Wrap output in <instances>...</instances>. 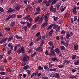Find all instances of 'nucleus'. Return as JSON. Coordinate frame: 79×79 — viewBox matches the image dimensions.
<instances>
[{
	"mask_svg": "<svg viewBox=\"0 0 79 79\" xmlns=\"http://www.w3.org/2000/svg\"><path fill=\"white\" fill-rule=\"evenodd\" d=\"M13 11H15V9H13L12 8H10L8 9L7 11V13H12V12H13Z\"/></svg>",
	"mask_w": 79,
	"mask_h": 79,
	"instance_id": "nucleus-8",
	"label": "nucleus"
},
{
	"mask_svg": "<svg viewBox=\"0 0 79 79\" xmlns=\"http://www.w3.org/2000/svg\"><path fill=\"white\" fill-rule=\"evenodd\" d=\"M48 44L49 45L52 46V45H53V43L52 41H50L48 43Z\"/></svg>",
	"mask_w": 79,
	"mask_h": 79,
	"instance_id": "nucleus-41",
	"label": "nucleus"
},
{
	"mask_svg": "<svg viewBox=\"0 0 79 79\" xmlns=\"http://www.w3.org/2000/svg\"><path fill=\"white\" fill-rule=\"evenodd\" d=\"M76 58V55H74L72 57V60H74Z\"/></svg>",
	"mask_w": 79,
	"mask_h": 79,
	"instance_id": "nucleus-64",
	"label": "nucleus"
},
{
	"mask_svg": "<svg viewBox=\"0 0 79 79\" xmlns=\"http://www.w3.org/2000/svg\"><path fill=\"white\" fill-rule=\"evenodd\" d=\"M16 16V15L15 14H12V19H13V18H15V17Z\"/></svg>",
	"mask_w": 79,
	"mask_h": 79,
	"instance_id": "nucleus-49",
	"label": "nucleus"
},
{
	"mask_svg": "<svg viewBox=\"0 0 79 79\" xmlns=\"http://www.w3.org/2000/svg\"><path fill=\"white\" fill-rule=\"evenodd\" d=\"M52 61H56L57 62H59L60 61V60H59L56 57H54L52 59Z\"/></svg>",
	"mask_w": 79,
	"mask_h": 79,
	"instance_id": "nucleus-13",
	"label": "nucleus"
},
{
	"mask_svg": "<svg viewBox=\"0 0 79 79\" xmlns=\"http://www.w3.org/2000/svg\"><path fill=\"white\" fill-rule=\"evenodd\" d=\"M23 16V15H17V18H21Z\"/></svg>",
	"mask_w": 79,
	"mask_h": 79,
	"instance_id": "nucleus-44",
	"label": "nucleus"
},
{
	"mask_svg": "<svg viewBox=\"0 0 79 79\" xmlns=\"http://www.w3.org/2000/svg\"><path fill=\"white\" fill-rule=\"evenodd\" d=\"M49 77H55V73L52 74L51 73L49 76Z\"/></svg>",
	"mask_w": 79,
	"mask_h": 79,
	"instance_id": "nucleus-38",
	"label": "nucleus"
},
{
	"mask_svg": "<svg viewBox=\"0 0 79 79\" xmlns=\"http://www.w3.org/2000/svg\"><path fill=\"white\" fill-rule=\"evenodd\" d=\"M29 17H30V15H27L25 18V19H28L29 18Z\"/></svg>",
	"mask_w": 79,
	"mask_h": 79,
	"instance_id": "nucleus-50",
	"label": "nucleus"
},
{
	"mask_svg": "<svg viewBox=\"0 0 79 79\" xmlns=\"http://www.w3.org/2000/svg\"><path fill=\"white\" fill-rule=\"evenodd\" d=\"M35 54H36V52H35L34 53L31 55V57H33V56H34L35 55Z\"/></svg>",
	"mask_w": 79,
	"mask_h": 79,
	"instance_id": "nucleus-59",
	"label": "nucleus"
},
{
	"mask_svg": "<svg viewBox=\"0 0 79 79\" xmlns=\"http://www.w3.org/2000/svg\"><path fill=\"white\" fill-rule=\"evenodd\" d=\"M12 45H13V44L12 43H10L8 45V47H11V46H12Z\"/></svg>",
	"mask_w": 79,
	"mask_h": 79,
	"instance_id": "nucleus-51",
	"label": "nucleus"
},
{
	"mask_svg": "<svg viewBox=\"0 0 79 79\" xmlns=\"http://www.w3.org/2000/svg\"><path fill=\"white\" fill-rule=\"evenodd\" d=\"M58 67L59 68H64V65H58Z\"/></svg>",
	"mask_w": 79,
	"mask_h": 79,
	"instance_id": "nucleus-39",
	"label": "nucleus"
},
{
	"mask_svg": "<svg viewBox=\"0 0 79 79\" xmlns=\"http://www.w3.org/2000/svg\"><path fill=\"white\" fill-rule=\"evenodd\" d=\"M6 40H7V38H6V39L3 38L2 40L0 41V44H3V42L6 41Z\"/></svg>",
	"mask_w": 79,
	"mask_h": 79,
	"instance_id": "nucleus-11",
	"label": "nucleus"
},
{
	"mask_svg": "<svg viewBox=\"0 0 79 79\" xmlns=\"http://www.w3.org/2000/svg\"><path fill=\"white\" fill-rule=\"evenodd\" d=\"M35 76H37V74H38V71H36L35 73Z\"/></svg>",
	"mask_w": 79,
	"mask_h": 79,
	"instance_id": "nucleus-62",
	"label": "nucleus"
},
{
	"mask_svg": "<svg viewBox=\"0 0 79 79\" xmlns=\"http://www.w3.org/2000/svg\"><path fill=\"white\" fill-rule=\"evenodd\" d=\"M56 69H51L50 71H56Z\"/></svg>",
	"mask_w": 79,
	"mask_h": 79,
	"instance_id": "nucleus-48",
	"label": "nucleus"
},
{
	"mask_svg": "<svg viewBox=\"0 0 79 79\" xmlns=\"http://www.w3.org/2000/svg\"><path fill=\"white\" fill-rule=\"evenodd\" d=\"M40 19V17L39 16H37L35 19V22H37Z\"/></svg>",
	"mask_w": 79,
	"mask_h": 79,
	"instance_id": "nucleus-14",
	"label": "nucleus"
},
{
	"mask_svg": "<svg viewBox=\"0 0 79 79\" xmlns=\"http://www.w3.org/2000/svg\"><path fill=\"white\" fill-rule=\"evenodd\" d=\"M60 48L61 50H65V47H64V46H60Z\"/></svg>",
	"mask_w": 79,
	"mask_h": 79,
	"instance_id": "nucleus-34",
	"label": "nucleus"
},
{
	"mask_svg": "<svg viewBox=\"0 0 79 79\" xmlns=\"http://www.w3.org/2000/svg\"><path fill=\"white\" fill-rule=\"evenodd\" d=\"M40 10V7L38 6L36 9V11H39Z\"/></svg>",
	"mask_w": 79,
	"mask_h": 79,
	"instance_id": "nucleus-32",
	"label": "nucleus"
},
{
	"mask_svg": "<svg viewBox=\"0 0 79 79\" xmlns=\"http://www.w3.org/2000/svg\"><path fill=\"white\" fill-rule=\"evenodd\" d=\"M15 37L17 39H23V38H22V36H19L18 35H16L15 36Z\"/></svg>",
	"mask_w": 79,
	"mask_h": 79,
	"instance_id": "nucleus-17",
	"label": "nucleus"
},
{
	"mask_svg": "<svg viewBox=\"0 0 79 79\" xmlns=\"http://www.w3.org/2000/svg\"><path fill=\"white\" fill-rule=\"evenodd\" d=\"M49 67L50 68H52L53 66H54V65L55 64H53V63H52V62H50L49 63Z\"/></svg>",
	"mask_w": 79,
	"mask_h": 79,
	"instance_id": "nucleus-12",
	"label": "nucleus"
},
{
	"mask_svg": "<svg viewBox=\"0 0 79 79\" xmlns=\"http://www.w3.org/2000/svg\"><path fill=\"white\" fill-rule=\"evenodd\" d=\"M13 36H10L7 40L8 42H10V41H11L12 39H13Z\"/></svg>",
	"mask_w": 79,
	"mask_h": 79,
	"instance_id": "nucleus-28",
	"label": "nucleus"
},
{
	"mask_svg": "<svg viewBox=\"0 0 79 79\" xmlns=\"http://www.w3.org/2000/svg\"><path fill=\"white\" fill-rule=\"evenodd\" d=\"M28 60H29V57L27 55L24 56L21 59L22 61L23 62L28 61Z\"/></svg>",
	"mask_w": 79,
	"mask_h": 79,
	"instance_id": "nucleus-1",
	"label": "nucleus"
},
{
	"mask_svg": "<svg viewBox=\"0 0 79 79\" xmlns=\"http://www.w3.org/2000/svg\"><path fill=\"white\" fill-rule=\"evenodd\" d=\"M27 2H28V3L29 2V0H25V1H24V3H25V4H26V5L27 4Z\"/></svg>",
	"mask_w": 79,
	"mask_h": 79,
	"instance_id": "nucleus-47",
	"label": "nucleus"
},
{
	"mask_svg": "<svg viewBox=\"0 0 79 79\" xmlns=\"http://www.w3.org/2000/svg\"><path fill=\"white\" fill-rule=\"evenodd\" d=\"M53 25L54 26L53 29H56V28H57L58 26V25L56 24H55V23H54Z\"/></svg>",
	"mask_w": 79,
	"mask_h": 79,
	"instance_id": "nucleus-29",
	"label": "nucleus"
},
{
	"mask_svg": "<svg viewBox=\"0 0 79 79\" xmlns=\"http://www.w3.org/2000/svg\"><path fill=\"white\" fill-rule=\"evenodd\" d=\"M44 41L42 40L41 42V44H40V45L41 46H42V45H44Z\"/></svg>",
	"mask_w": 79,
	"mask_h": 79,
	"instance_id": "nucleus-52",
	"label": "nucleus"
},
{
	"mask_svg": "<svg viewBox=\"0 0 79 79\" xmlns=\"http://www.w3.org/2000/svg\"><path fill=\"white\" fill-rule=\"evenodd\" d=\"M42 47H39L35 49V50L37 52H38V51H39L40 52H42Z\"/></svg>",
	"mask_w": 79,
	"mask_h": 79,
	"instance_id": "nucleus-10",
	"label": "nucleus"
},
{
	"mask_svg": "<svg viewBox=\"0 0 79 79\" xmlns=\"http://www.w3.org/2000/svg\"><path fill=\"white\" fill-rule=\"evenodd\" d=\"M44 69H45V70H46V71H48V69H49V68H48V67L47 66H44Z\"/></svg>",
	"mask_w": 79,
	"mask_h": 79,
	"instance_id": "nucleus-31",
	"label": "nucleus"
},
{
	"mask_svg": "<svg viewBox=\"0 0 79 79\" xmlns=\"http://www.w3.org/2000/svg\"><path fill=\"white\" fill-rule=\"evenodd\" d=\"M15 24V22H13L11 23L10 25V27H13Z\"/></svg>",
	"mask_w": 79,
	"mask_h": 79,
	"instance_id": "nucleus-18",
	"label": "nucleus"
},
{
	"mask_svg": "<svg viewBox=\"0 0 79 79\" xmlns=\"http://www.w3.org/2000/svg\"><path fill=\"white\" fill-rule=\"evenodd\" d=\"M44 21V18L42 17H41L40 19L39 20V23H41L42 21Z\"/></svg>",
	"mask_w": 79,
	"mask_h": 79,
	"instance_id": "nucleus-26",
	"label": "nucleus"
},
{
	"mask_svg": "<svg viewBox=\"0 0 79 79\" xmlns=\"http://www.w3.org/2000/svg\"><path fill=\"white\" fill-rule=\"evenodd\" d=\"M52 26H53V24H51V25H50L48 28V30L49 29H51Z\"/></svg>",
	"mask_w": 79,
	"mask_h": 79,
	"instance_id": "nucleus-30",
	"label": "nucleus"
},
{
	"mask_svg": "<svg viewBox=\"0 0 79 79\" xmlns=\"http://www.w3.org/2000/svg\"><path fill=\"white\" fill-rule=\"evenodd\" d=\"M66 7H64L63 6H61L60 7V10H61V12H63V11H64V10H66Z\"/></svg>",
	"mask_w": 79,
	"mask_h": 79,
	"instance_id": "nucleus-7",
	"label": "nucleus"
},
{
	"mask_svg": "<svg viewBox=\"0 0 79 79\" xmlns=\"http://www.w3.org/2000/svg\"><path fill=\"white\" fill-rule=\"evenodd\" d=\"M64 63H66V64H69V61L68 60H65L64 61Z\"/></svg>",
	"mask_w": 79,
	"mask_h": 79,
	"instance_id": "nucleus-35",
	"label": "nucleus"
},
{
	"mask_svg": "<svg viewBox=\"0 0 79 79\" xmlns=\"http://www.w3.org/2000/svg\"><path fill=\"white\" fill-rule=\"evenodd\" d=\"M43 70V67H41V66H39L37 69L38 71H40V70Z\"/></svg>",
	"mask_w": 79,
	"mask_h": 79,
	"instance_id": "nucleus-24",
	"label": "nucleus"
},
{
	"mask_svg": "<svg viewBox=\"0 0 79 79\" xmlns=\"http://www.w3.org/2000/svg\"><path fill=\"white\" fill-rule=\"evenodd\" d=\"M77 16H75L74 17V21L75 22V21H77Z\"/></svg>",
	"mask_w": 79,
	"mask_h": 79,
	"instance_id": "nucleus-36",
	"label": "nucleus"
},
{
	"mask_svg": "<svg viewBox=\"0 0 79 79\" xmlns=\"http://www.w3.org/2000/svg\"><path fill=\"white\" fill-rule=\"evenodd\" d=\"M56 6L57 7V10H59V8H60V5H59V4H57L56 5Z\"/></svg>",
	"mask_w": 79,
	"mask_h": 79,
	"instance_id": "nucleus-43",
	"label": "nucleus"
},
{
	"mask_svg": "<svg viewBox=\"0 0 79 79\" xmlns=\"http://www.w3.org/2000/svg\"><path fill=\"white\" fill-rule=\"evenodd\" d=\"M40 39H41V36H40L38 38L35 40V42H37V41H39Z\"/></svg>",
	"mask_w": 79,
	"mask_h": 79,
	"instance_id": "nucleus-45",
	"label": "nucleus"
},
{
	"mask_svg": "<svg viewBox=\"0 0 79 79\" xmlns=\"http://www.w3.org/2000/svg\"><path fill=\"white\" fill-rule=\"evenodd\" d=\"M55 52L56 53V54L58 55L61 54V51H60V49L58 48H56L55 50Z\"/></svg>",
	"mask_w": 79,
	"mask_h": 79,
	"instance_id": "nucleus-4",
	"label": "nucleus"
},
{
	"mask_svg": "<svg viewBox=\"0 0 79 79\" xmlns=\"http://www.w3.org/2000/svg\"><path fill=\"white\" fill-rule=\"evenodd\" d=\"M36 27H37V24H35L34 25L31 27V29L32 30H34V29L36 28Z\"/></svg>",
	"mask_w": 79,
	"mask_h": 79,
	"instance_id": "nucleus-20",
	"label": "nucleus"
},
{
	"mask_svg": "<svg viewBox=\"0 0 79 79\" xmlns=\"http://www.w3.org/2000/svg\"><path fill=\"white\" fill-rule=\"evenodd\" d=\"M61 44L62 45H65V43H64V41H62L61 42Z\"/></svg>",
	"mask_w": 79,
	"mask_h": 79,
	"instance_id": "nucleus-58",
	"label": "nucleus"
},
{
	"mask_svg": "<svg viewBox=\"0 0 79 79\" xmlns=\"http://www.w3.org/2000/svg\"><path fill=\"white\" fill-rule=\"evenodd\" d=\"M48 77H42V79H48Z\"/></svg>",
	"mask_w": 79,
	"mask_h": 79,
	"instance_id": "nucleus-57",
	"label": "nucleus"
},
{
	"mask_svg": "<svg viewBox=\"0 0 79 79\" xmlns=\"http://www.w3.org/2000/svg\"><path fill=\"white\" fill-rule=\"evenodd\" d=\"M60 29H61V27L60 26H59L56 29V32H59L60 31Z\"/></svg>",
	"mask_w": 79,
	"mask_h": 79,
	"instance_id": "nucleus-33",
	"label": "nucleus"
},
{
	"mask_svg": "<svg viewBox=\"0 0 79 79\" xmlns=\"http://www.w3.org/2000/svg\"><path fill=\"white\" fill-rule=\"evenodd\" d=\"M50 10L51 11H52L53 13H55L56 10L55 8H53V6H51L50 9Z\"/></svg>",
	"mask_w": 79,
	"mask_h": 79,
	"instance_id": "nucleus-6",
	"label": "nucleus"
},
{
	"mask_svg": "<svg viewBox=\"0 0 79 79\" xmlns=\"http://www.w3.org/2000/svg\"><path fill=\"white\" fill-rule=\"evenodd\" d=\"M73 36V33L71 32H70V33H69V32H67L66 33V39H69L70 37Z\"/></svg>",
	"mask_w": 79,
	"mask_h": 79,
	"instance_id": "nucleus-3",
	"label": "nucleus"
},
{
	"mask_svg": "<svg viewBox=\"0 0 79 79\" xmlns=\"http://www.w3.org/2000/svg\"><path fill=\"white\" fill-rule=\"evenodd\" d=\"M0 11L1 12H3L4 11V10L3 9L2 7H0Z\"/></svg>",
	"mask_w": 79,
	"mask_h": 79,
	"instance_id": "nucleus-54",
	"label": "nucleus"
},
{
	"mask_svg": "<svg viewBox=\"0 0 79 79\" xmlns=\"http://www.w3.org/2000/svg\"><path fill=\"white\" fill-rule=\"evenodd\" d=\"M58 1V0H54L53 1L52 3L51 4V5H53L55 4L57 2V1Z\"/></svg>",
	"mask_w": 79,
	"mask_h": 79,
	"instance_id": "nucleus-16",
	"label": "nucleus"
},
{
	"mask_svg": "<svg viewBox=\"0 0 79 79\" xmlns=\"http://www.w3.org/2000/svg\"><path fill=\"white\" fill-rule=\"evenodd\" d=\"M59 59H60V60H61L63 58V56L62 55L60 54L59 56Z\"/></svg>",
	"mask_w": 79,
	"mask_h": 79,
	"instance_id": "nucleus-40",
	"label": "nucleus"
},
{
	"mask_svg": "<svg viewBox=\"0 0 79 79\" xmlns=\"http://www.w3.org/2000/svg\"><path fill=\"white\" fill-rule=\"evenodd\" d=\"M55 77L56 78H57V79L60 78V75H59V74L57 73H55Z\"/></svg>",
	"mask_w": 79,
	"mask_h": 79,
	"instance_id": "nucleus-15",
	"label": "nucleus"
},
{
	"mask_svg": "<svg viewBox=\"0 0 79 79\" xmlns=\"http://www.w3.org/2000/svg\"><path fill=\"white\" fill-rule=\"evenodd\" d=\"M28 67H29V65H27L24 67H23V69H25V70H26V69H27V68Z\"/></svg>",
	"mask_w": 79,
	"mask_h": 79,
	"instance_id": "nucleus-25",
	"label": "nucleus"
},
{
	"mask_svg": "<svg viewBox=\"0 0 79 79\" xmlns=\"http://www.w3.org/2000/svg\"><path fill=\"white\" fill-rule=\"evenodd\" d=\"M41 10H43V11H46V9H45V8L44 7H42Z\"/></svg>",
	"mask_w": 79,
	"mask_h": 79,
	"instance_id": "nucleus-56",
	"label": "nucleus"
},
{
	"mask_svg": "<svg viewBox=\"0 0 79 79\" xmlns=\"http://www.w3.org/2000/svg\"><path fill=\"white\" fill-rule=\"evenodd\" d=\"M23 28L25 31H27V27L25 26Z\"/></svg>",
	"mask_w": 79,
	"mask_h": 79,
	"instance_id": "nucleus-63",
	"label": "nucleus"
},
{
	"mask_svg": "<svg viewBox=\"0 0 79 79\" xmlns=\"http://www.w3.org/2000/svg\"><path fill=\"white\" fill-rule=\"evenodd\" d=\"M33 44H34V42H31L29 44L30 46H32V45H33Z\"/></svg>",
	"mask_w": 79,
	"mask_h": 79,
	"instance_id": "nucleus-61",
	"label": "nucleus"
},
{
	"mask_svg": "<svg viewBox=\"0 0 79 79\" xmlns=\"http://www.w3.org/2000/svg\"><path fill=\"white\" fill-rule=\"evenodd\" d=\"M31 73V70H27V73L28 74V75H29V74H30V73Z\"/></svg>",
	"mask_w": 79,
	"mask_h": 79,
	"instance_id": "nucleus-55",
	"label": "nucleus"
},
{
	"mask_svg": "<svg viewBox=\"0 0 79 79\" xmlns=\"http://www.w3.org/2000/svg\"><path fill=\"white\" fill-rule=\"evenodd\" d=\"M27 27L30 28V27H31V23H29L27 22Z\"/></svg>",
	"mask_w": 79,
	"mask_h": 79,
	"instance_id": "nucleus-19",
	"label": "nucleus"
},
{
	"mask_svg": "<svg viewBox=\"0 0 79 79\" xmlns=\"http://www.w3.org/2000/svg\"><path fill=\"white\" fill-rule=\"evenodd\" d=\"M77 47H78V45H75L74 46V49L75 50H77Z\"/></svg>",
	"mask_w": 79,
	"mask_h": 79,
	"instance_id": "nucleus-23",
	"label": "nucleus"
},
{
	"mask_svg": "<svg viewBox=\"0 0 79 79\" xmlns=\"http://www.w3.org/2000/svg\"><path fill=\"white\" fill-rule=\"evenodd\" d=\"M27 8L29 10H31L32 9V6H27Z\"/></svg>",
	"mask_w": 79,
	"mask_h": 79,
	"instance_id": "nucleus-42",
	"label": "nucleus"
},
{
	"mask_svg": "<svg viewBox=\"0 0 79 79\" xmlns=\"http://www.w3.org/2000/svg\"><path fill=\"white\" fill-rule=\"evenodd\" d=\"M17 53L20 54L21 52H22V53H24V48L23 46H22L21 49L20 48H19L17 50Z\"/></svg>",
	"mask_w": 79,
	"mask_h": 79,
	"instance_id": "nucleus-2",
	"label": "nucleus"
},
{
	"mask_svg": "<svg viewBox=\"0 0 79 79\" xmlns=\"http://www.w3.org/2000/svg\"><path fill=\"white\" fill-rule=\"evenodd\" d=\"M21 7L19 6H17L15 7V9H16V10H19V9H20V7Z\"/></svg>",
	"mask_w": 79,
	"mask_h": 79,
	"instance_id": "nucleus-27",
	"label": "nucleus"
},
{
	"mask_svg": "<svg viewBox=\"0 0 79 79\" xmlns=\"http://www.w3.org/2000/svg\"><path fill=\"white\" fill-rule=\"evenodd\" d=\"M69 42L68 41H66L65 43V47H68V45H69Z\"/></svg>",
	"mask_w": 79,
	"mask_h": 79,
	"instance_id": "nucleus-46",
	"label": "nucleus"
},
{
	"mask_svg": "<svg viewBox=\"0 0 79 79\" xmlns=\"http://www.w3.org/2000/svg\"><path fill=\"white\" fill-rule=\"evenodd\" d=\"M73 14H77V11H76V8H75L74 7V9L73 10Z\"/></svg>",
	"mask_w": 79,
	"mask_h": 79,
	"instance_id": "nucleus-21",
	"label": "nucleus"
},
{
	"mask_svg": "<svg viewBox=\"0 0 79 79\" xmlns=\"http://www.w3.org/2000/svg\"><path fill=\"white\" fill-rule=\"evenodd\" d=\"M20 23L21 24H23V25H24L26 23V22H20Z\"/></svg>",
	"mask_w": 79,
	"mask_h": 79,
	"instance_id": "nucleus-60",
	"label": "nucleus"
},
{
	"mask_svg": "<svg viewBox=\"0 0 79 79\" xmlns=\"http://www.w3.org/2000/svg\"><path fill=\"white\" fill-rule=\"evenodd\" d=\"M48 23H47V22H45L43 24L41 27H46L47 26Z\"/></svg>",
	"mask_w": 79,
	"mask_h": 79,
	"instance_id": "nucleus-9",
	"label": "nucleus"
},
{
	"mask_svg": "<svg viewBox=\"0 0 79 79\" xmlns=\"http://www.w3.org/2000/svg\"><path fill=\"white\" fill-rule=\"evenodd\" d=\"M44 18H45L44 20L46 21V22L47 23V21H48V17H47V15L44 16Z\"/></svg>",
	"mask_w": 79,
	"mask_h": 79,
	"instance_id": "nucleus-22",
	"label": "nucleus"
},
{
	"mask_svg": "<svg viewBox=\"0 0 79 79\" xmlns=\"http://www.w3.org/2000/svg\"><path fill=\"white\" fill-rule=\"evenodd\" d=\"M51 53H50V55L51 56H54L55 55V50H53V49L51 48L50 50Z\"/></svg>",
	"mask_w": 79,
	"mask_h": 79,
	"instance_id": "nucleus-5",
	"label": "nucleus"
},
{
	"mask_svg": "<svg viewBox=\"0 0 79 79\" xmlns=\"http://www.w3.org/2000/svg\"><path fill=\"white\" fill-rule=\"evenodd\" d=\"M70 78H71V79H74L75 78H76V77H77L76 76H74V75H71L70 77Z\"/></svg>",
	"mask_w": 79,
	"mask_h": 79,
	"instance_id": "nucleus-37",
	"label": "nucleus"
},
{
	"mask_svg": "<svg viewBox=\"0 0 79 79\" xmlns=\"http://www.w3.org/2000/svg\"><path fill=\"white\" fill-rule=\"evenodd\" d=\"M40 35V32H38L36 35V36L38 37Z\"/></svg>",
	"mask_w": 79,
	"mask_h": 79,
	"instance_id": "nucleus-53",
	"label": "nucleus"
}]
</instances>
